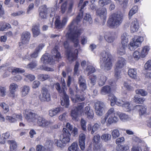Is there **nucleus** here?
Wrapping results in <instances>:
<instances>
[{
  "label": "nucleus",
  "mask_w": 151,
  "mask_h": 151,
  "mask_svg": "<svg viewBox=\"0 0 151 151\" xmlns=\"http://www.w3.org/2000/svg\"><path fill=\"white\" fill-rule=\"evenodd\" d=\"M88 3V1H87L84 2L81 7L80 12L76 19L73 20L67 28L68 32L66 34V36L74 42L75 47H77L78 44V37L81 32V30L79 27L81 26L80 22L83 15L82 10Z\"/></svg>",
  "instance_id": "1"
},
{
  "label": "nucleus",
  "mask_w": 151,
  "mask_h": 151,
  "mask_svg": "<svg viewBox=\"0 0 151 151\" xmlns=\"http://www.w3.org/2000/svg\"><path fill=\"white\" fill-rule=\"evenodd\" d=\"M112 57L109 52L103 51L101 53L100 64L101 68L106 70H109L112 66Z\"/></svg>",
  "instance_id": "2"
},
{
  "label": "nucleus",
  "mask_w": 151,
  "mask_h": 151,
  "mask_svg": "<svg viewBox=\"0 0 151 151\" xmlns=\"http://www.w3.org/2000/svg\"><path fill=\"white\" fill-rule=\"evenodd\" d=\"M61 82L62 84L61 88L59 83H56L55 84V87L60 93H62L63 98L61 99V105L67 108L69 105V97L66 93L65 90L66 89V84L64 79L62 78L61 79Z\"/></svg>",
  "instance_id": "3"
},
{
  "label": "nucleus",
  "mask_w": 151,
  "mask_h": 151,
  "mask_svg": "<svg viewBox=\"0 0 151 151\" xmlns=\"http://www.w3.org/2000/svg\"><path fill=\"white\" fill-rule=\"evenodd\" d=\"M123 15L122 13H113L107 22V25L110 28H116L119 26L122 21Z\"/></svg>",
  "instance_id": "4"
},
{
  "label": "nucleus",
  "mask_w": 151,
  "mask_h": 151,
  "mask_svg": "<svg viewBox=\"0 0 151 151\" xmlns=\"http://www.w3.org/2000/svg\"><path fill=\"white\" fill-rule=\"evenodd\" d=\"M52 59L50 58V55L48 53H45L41 58V60L43 63L48 64L54 61H58L60 58V54L57 50V47L55 46L51 51Z\"/></svg>",
  "instance_id": "5"
},
{
  "label": "nucleus",
  "mask_w": 151,
  "mask_h": 151,
  "mask_svg": "<svg viewBox=\"0 0 151 151\" xmlns=\"http://www.w3.org/2000/svg\"><path fill=\"white\" fill-rule=\"evenodd\" d=\"M115 104L118 106H122L126 111H129L131 109L132 105L129 102L125 100L124 99H117L115 96L112 95L111 99V105L113 106Z\"/></svg>",
  "instance_id": "6"
},
{
  "label": "nucleus",
  "mask_w": 151,
  "mask_h": 151,
  "mask_svg": "<svg viewBox=\"0 0 151 151\" xmlns=\"http://www.w3.org/2000/svg\"><path fill=\"white\" fill-rule=\"evenodd\" d=\"M105 115L108 117H109L106 121V124L107 126L113 123H116L119 120L118 118L115 115L114 109L111 108L109 109Z\"/></svg>",
  "instance_id": "7"
},
{
  "label": "nucleus",
  "mask_w": 151,
  "mask_h": 151,
  "mask_svg": "<svg viewBox=\"0 0 151 151\" xmlns=\"http://www.w3.org/2000/svg\"><path fill=\"white\" fill-rule=\"evenodd\" d=\"M84 106V103H78L77 106L72 110L71 116L73 117V119L77 120L78 115L81 114L83 112V109Z\"/></svg>",
  "instance_id": "8"
},
{
  "label": "nucleus",
  "mask_w": 151,
  "mask_h": 151,
  "mask_svg": "<svg viewBox=\"0 0 151 151\" xmlns=\"http://www.w3.org/2000/svg\"><path fill=\"white\" fill-rule=\"evenodd\" d=\"M41 95L39 96L40 100L42 102H49L51 100L50 93L48 89L45 87L42 88Z\"/></svg>",
  "instance_id": "9"
},
{
  "label": "nucleus",
  "mask_w": 151,
  "mask_h": 151,
  "mask_svg": "<svg viewBox=\"0 0 151 151\" xmlns=\"http://www.w3.org/2000/svg\"><path fill=\"white\" fill-rule=\"evenodd\" d=\"M24 116L26 119L29 122H35L38 115L31 111L26 110L23 113Z\"/></svg>",
  "instance_id": "10"
},
{
  "label": "nucleus",
  "mask_w": 151,
  "mask_h": 151,
  "mask_svg": "<svg viewBox=\"0 0 151 151\" xmlns=\"http://www.w3.org/2000/svg\"><path fill=\"white\" fill-rule=\"evenodd\" d=\"M105 105L103 102L98 101L96 102L94 106L96 113L99 116H101L104 113Z\"/></svg>",
  "instance_id": "11"
},
{
  "label": "nucleus",
  "mask_w": 151,
  "mask_h": 151,
  "mask_svg": "<svg viewBox=\"0 0 151 151\" xmlns=\"http://www.w3.org/2000/svg\"><path fill=\"white\" fill-rule=\"evenodd\" d=\"M63 133L60 137V140L63 143L66 144L70 141L71 134L68 130L65 128H63Z\"/></svg>",
  "instance_id": "12"
},
{
  "label": "nucleus",
  "mask_w": 151,
  "mask_h": 151,
  "mask_svg": "<svg viewBox=\"0 0 151 151\" xmlns=\"http://www.w3.org/2000/svg\"><path fill=\"white\" fill-rule=\"evenodd\" d=\"M76 94L74 97H71V100L73 102L83 101L85 99V95L84 94V93H83V91H81L80 92L81 94H80V93L78 92L79 90L78 87L76 86Z\"/></svg>",
  "instance_id": "13"
},
{
  "label": "nucleus",
  "mask_w": 151,
  "mask_h": 151,
  "mask_svg": "<svg viewBox=\"0 0 151 151\" xmlns=\"http://www.w3.org/2000/svg\"><path fill=\"white\" fill-rule=\"evenodd\" d=\"M36 120L37 125L42 127H45L49 124H52V122L50 121L47 120L45 118L39 116H38Z\"/></svg>",
  "instance_id": "14"
},
{
  "label": "nucleus",
  "mask_w": 151,
  "mask_h": 151,
  "mask_svg": "<svg viewBox=\"0 0 151 151\" xmlns=\"http://www.w3.org/2000/svg\"><path fill=\"white\" fill-rule=\"evenodd\" d=\"M107 10L105 7H103L98 9L96 11V14L102 19L105 20L106 18Z\"/></svg>",
  "instance_id": "15"
},
{
  "label": "nucleus",
  "mask_w": 151,
  "mask_h": 151,
  "mask_svg": "<svg viewBox=\"0 0 151 151\" xmlns=\"http://www.w3.org/2000/svg\"><path fill=\"white\" fill-rule=\"evenodd\" d=\"M126 63L125 59L122 57L119 58L115 64L114 68L121 69L125 65Z\"/></svg>",
  "instance_id": "16"
},
{
  "label": "nucleus",
  "mask_w": 151,
  "mask_h": 151,
  "mask_svg": "<svg viewBox=\"0 0 151 151\" xmlns=\"http://www.w3.org/2000/svg\"><path fill=\"white\" fill-rule=\"evenodd\" d=\"M18 85L15 83H12L9 86L10 96L13 98L15 97L16 89L18 88Z\"/></svg>",
  "instance_id": "17"
},
{
  "label": "nucleus",
  "mask_w": 151,
  "mask_h": 151,
  "mask_svg": "<svg viewBox=\"0 0 151 151\" xmlns=\"http://www.w3.org/2000/svg\"><path fill=\"white\" fill-rule=\"evenodd\" d=\"M47 9L46 5H43L39 8L40 17L42 19H45L46 17Z\"/></svg>",
  "instance_id": "18"
},
{
  "label": "nucleus",
  "mask_w": 151,
  "mask_h": 151,
  "mask_svg": "<svg viewBox=\"0 0 151 151\" xmlns=\"http://www.w3.org/2000/svg\"><path fill=\"white\" fill-rule=\"evenodd\" d=\"M100 137V136L99 134H97L94 136L93 139L95 147L97 150L100 149L102 147V145L99 143Z\"/></svg>",
  "instance_id": "19"
},
{
  "label": "nucleus",
  "mask_w": 151,
  "mask_h": 151,
  "mask_svg": "<svg viewBox=\"0 0 151 151\" xmlns=\"http://www.w3.org/2000/svg\"><path fill=\"white\" fill-rule=\"evenodd\" d=\"M30 37V34L29 32H23L21 35V43L23 44L27 43Z\"/></svg>",
  "instance_id": "20"
},
{
  "label": "nucleus",
  "mask_w": 151,
  "mask_h": 151,
  "mask_svg": "<svg viewBox=\"0 0 151 151\" xmlns=\"http://www.w3.org/2000/svg\"><path fill=\"white\" fill-rule=\"evenodd\" d=\"M116 38L115 34L113 32L106 33L104 36V38L107 42L109 43L112 42Z\"/></svg>",
  "instance_id": "21"
},
{
  "label": "nucleus",
  "mask_w": 151,
  "mask_h": 151,
  "mask_svg": "<svg viewBox=\"0 0 151 151\" xmlns=\"http://www.w3.org/2000/svg\"><path fill=\"white\" fill-rule=\"evenodd\" d=\"M84 112L87 117L89 119H92L94 117V113L93 110L90 109V106H87L84 109Z\"/></svg>",
  "instance_id": "22"
},
{
  "label": "nucleus",
  "mask_w": 151,
  "mask_h": 151,
  "mask_svg": "<svg viewBox=\"0 0 151 151\" xmlns=\"http://www.w3.org/2000/svg\"><path fill=\"white\" fill-rule=\"evenodd\" d=\"M139 28V24L137 19H134L132 21L130 26L131 32L134 33L137 32Z\"/></svg>",
  "instance_id": "23"
},
{
  "label": "nucleus",
  "mask_w": 151,
  "mask_h": 151,
  "mask_svg": "<svg viewBox=\"0 0 151 151\" xmlns=\"http://www.w3.org/2000/svg\"><path fill=\"white\" fill-rule=\"evenodd\" d=\"M135 110L137 111L140 115H143L146 113V107L142 105H137L134 108Z\"/></svg>",
  "instance_id": "24"
},
{
  "label": "nucleus",
  "mask_w": 151,
  "mask_h": 151,
  "mask_svg": "<svg viewBox=\"0 0 151 151\" xmlns=\"http://www.w3.org/2000/svg\"><path fill=\"white\" fill-rule=\"evenodd\" d=\"M127 45L121 44L117 48V53L120 55H123L126 53V49Z\"/></svg>",
  "instance_id": "25"
},
{
  "label": "nucleus",
  "mask_w": 151,
  "mask_h": 151,
  "mask_svg": "<svg viewBox=\"0 0 151 151\" xmlns=\"http://www.w3.org/2000/svg\"><path fill=\"white\" fill-rule=\"evenodd\" d=\"M129 35L127 33L124 32L122 34L121 37V44L127 45L129 41Z\"/></svg>",
  "instance_id": "26"
},
{
  "label": "nucleus",
  "mask_w": 151,
  "mask_h": 151,
  "mask_svg": "<svg viewBox=\"0 0 151 151\" xmlns=\"http://www.w3.org/2000/svg\"><path fill=\"white\" fill-rule=\"evenodd\" d=\"M107 80L106 77L104 75L100 74L98 76V82L99 85L102 86L104 85Z\"/></svg>",
  "instance_id": "27"
},
{
  "label": "nucleus",
  "mask_w": 151,
  "mask_h": 151,
  "mask_svg": "<svg viewBox=\"0 0 151 151\" xmlns=\"http://www.w3.org/2000/svg\"><path fill=\"white\" fill-rule=\"evenodd\" d=\"M140 45L139 43L137 42L136 40L134 38L132 39V41H131L129 43V48L130 50H133Z\"/></svg>",
  "instance_id": "28"
},
{
  "label": "nucleus",
  "mask_w": 151,
  "mask_h": 151,
  "mask_svg": "<svg viewBox=\"0 0 151 151\" xmlns=\"http://www.w3.org/2000/svg\"><path fill=\"white\" fill-rule=\"evenodd\" d=\"M32 31L34 37L38 36L40 33L39 25L34 24L32 26Z\"/></svg>",
  "instance_id": "29"
},
{
  "label": "nucleus",
  "mask_w": 151,
  "mask_h": 151,
  "mask_svg": "<svg viewBox=\"0 0 151 151\" xmlns=\"http://www.w3.org/2000/svg\"><path fill=\"white\" fill-rule=\"evenodd\" d=\"M30 88L29 86L25 85L23 86L21 89V94L22 97H24L29 93Z\"/></svg>",
  "instance_id": "30"
},
{
  "label": "nucleus",
  "mask_w": 151,
  "mask_h": 151,
  "mask_svg": "<svg viewBox=\"0 0 151 151\" xmlns=\"http://www.w3.org/2000/svg\"><path fill=\"white\" fill-rule=\"evenodd\" d=\"M62 109V108L59 107L53 109L49 111V114L50 116L53 117L61 112Z\"/></svg>",
  "instance_id": "31"
},
{
  "label": "nucleus",
  "mask_w": 151,
  "mask_h": 151,
  "mask_svg": "<svg viewBox=\"0 0 151 151\" xmlns=\"http://www.w3.org/2000/svg\"><path fill=\"white\" fill-rule=\"evenodd\" d=\"M55 26L56 28L58 29L63 28L64 26L62 24L60 21V17L59 16H56L55 17Z\"/></svg>",
  "instance_id": "32"
},
{
  "label": "nucleus",
  "mask_w": 151,
  "mask_h": 151,
  "mask_svg": "<svg viewBox=\"0 0 151 151\" xmlns=\"http://www.w3.org/2000/svg\"><path fill=\"white\" fill-rule=\"evenodd\" d=\"M95 71L96 70L94 67L91 65H88L84 72L86 73H87V75L88 76Z\"/></svg>",
  "instance_id": "33"
},
{
  "label": "nucleus",
  "mask_w": 151,
  "mask_h": 151,
  "mask_svg": "<svg viewBox=\"0 0 151 151\" xmlns=\"http://www.w3.org/2000/svg\"><path fill=\"white\" fill-rule=\"evenodd\" d=\"M128 75L132 78L136 79L137 78L136 69H130L128 71Z\"/></svg>",
  "instance_id": "34"
},
{
  "label": "nucleus",
  "mask_w": 151,
  "mask_h": 151,
  "mask_svg": "<svg viewBox=\"0 0 151 151\" xmlns=\"http://www.w3.org/2000/svg\"><path fill=\"white\" fill-rule=\"evenodd\" d=\"M111 88L109 86H105L102 87L101 90V93L102 95H105L106 94L110 93Z\"/></svg>",
  "instance_id": "35"
},
{
  "label": "nucleus",
  "mask_w": 151,
  "mask_h": 151,
  "mask_svg": "<svg viewBox=\"0 0 151 151\" xmlns=\"http://www.w3.org/2000/svg\"><path fill=\"white\" fill-rule=\"evenodd\" d=\"M119 116L120 120L123 122H126L131 119V118L130 116L124 113H120Z\"/></svg>",
  "instance_id": "36"
},
{
  "label": "nucleus",
  "mask_w": 151,
  "mask_h": 151,
  "mask_svg": "<svg viewBox=\"0 0 151 151\" xmlns=\"http://www.w3.org/2000/svg\"><path fill=\"white\" fill-rule=\"evenodd\" d=\"M149 50V47L147 46L142 47L141 53V57L144 58L147 55Z\"/></svg>",
  "instance_id": "37"
},
{
  "label": "nucleus",
  "mask_w": 151,
  "mask_h": 151,
  "mask_svg": "<svg viewBox=\"0 0 151 151\" xmlns=\"http://www.w3.org/2000/svg\"><path fill=\"white\" fill-rule=\"evenodd\" d=\"M78 149L77 143L75 142H73L68 148V151H78Z\"/></svg>",
  "instance_id": "38"
},
{
  "label": "nucleus",
  "mask_w": 151,
  "mask_h": 151,
  "mask_svg": "<svg viewBox=\"0 0 151 151\" xmlns=\"http://www.w3.org/2000/svg\"><path fill=\"white\" fill-rule=\"evenodd\" d=\"M8 70L9 71H11L12 73H23L24 72V70L20 68H9Z\"/></svg>",
  "instance_id": "39"
},
{
  "label": "nucleus",
  "mask_w": 151,
  "mask_h": 151,
  "mask_svg": "<svg viewBox=\"0 0 151 151\" xmlns=\"http://www.w3.org/2000/svg\"><path fill=\"white\" fill-rule=\"evenodd\" d=\"M67 56L68 59L70 62H72L75 60L76 58L75 55H73L71 51L67 52Z\"/></svg>",
  "instance_id": "40"
},
{
  "label": "nucleus",
  "mask_w": 151,
  "mask_h": 151,
  "mask_svg": "<svg viewBox=\"0 0 151 151\" xmlns=\"http://www.w3.org/2000/svg\"><path fill=\"white\" fill-rule=\"evenodd\" d=\"M84 22L86 21L89 24L92 23V20L91 15L88 13H86L83 18Z\"/></svg>",
  "instance_id": "41"
},
{
  "label": "nucleus",
  "mask_w": 151,
  "mask_h": 151,
  "mask_svg": "<svg viewBox=\"0 0 151 151\" xmlns=\"http://www.w3.org/2000/svg\"><path fill=\"white\" fill-rule=\"evenodd\" d=\"M8 143L10 145V149L11 151H13L17 147L16 143L14 140H9L8 141Z\"/></svg>",
  "instance_id": "42"
},
{
  "label": "nucleus",
  "mask_w": 151,
  "mask_h": 151,
  "mask_svg": "<svg viewBox=\"0 0 151 151\" xmlns=\"http://www.w3.org/2000/svg\"><path fill=\"white\" fill-rule=\"evenodd\" d=\"M101 138L102 140L107 142L111 139V135L108 133L104 134L101 136Z\"/></svg>",
  "instance_id": "43"
},
{
  "label": "nucleus",
  "mask_w": 151,
  "mask_h": 151,
  "mask_svg": "<svg viewBox=\"0 0 151 151\" xmlns=\"http://www.w3.org/2000/svg\"><path fill=\"white\" fill-rule=\"evenodd\" d=\"M0 106L3 108L4 113H6L9 111V105L4 102L0 103Z\"/></svg>",
  "instance_id": "44"
},
{
  "label": "nucleus",
  "mask_w": 151,
  "mask_h": 151,
  "mask_svg": "<svg viewBox=\"0 0 151 151\" xmlns=\"http://www.w3.org/2000/svg\"><path fill=\"white\" fill-rule=\"evenodd\" d=\"M111 0H99V4L100 6H104L111 3Z\"/></svg>",
  "instance_id": "45"
},
{
  "label": "nucleus",
  "mask_w": 151,
  "mask_h": 151,
  "mask_svg": "<svg viewBox=\"0 0 151 151\" xmlns=\"http://www.w3.org/2000/svg\"><path fill=\"white\" fill-rule=\"evenodd\" d=\"M111 134L113 139H115L118 137L120 135L119 131L117 129H114L111 132Z\"/></svg>",
  "instance_id": "46"
},
{
  "label": "nucleus",
  "mask_w": 151,
  "mask_h": 151,
  "mask_svg": "<svg viewBox=\"0 0 151 151\" xmlns=\"http://www.w3.org/2000/svg\"><path fill=\"white\" fill-rule=\"evenodd\" d=\"M138 10V6H135L133 7L130 11L129 15V17H131L133 15L136 13Z\"/></svg>",
  "instance_id": "47"
},
{
  "label": "nucleus",
  "mask_w": 151,
  "mask_h": 151,
  "mask_svg": "<svg viewBox=\"0 0 151 151\" xmlns=\"http://www.w3.org/2000/svg\"><path fill=\"white\" fill-rule=\"evenodd\" d=\"M133 99L134 101L137 103H142L145 100L144 98L136 96H134Z\"/></svg>",
  "instance_id": "48"
},
{
  "label": "nucleus",
  "mask_w": 151,
  "mask_h": 151,
  "mask_svg": "<svg viewBox=\"0 0 151 151\" xmlns=\"http://www.w3.org/2000/svg\"><path fill=\"white\" fill-rule=\"evenodd\" d=\"M50 76L46 74H40L38 76V79L41 81H44L50 78Z\"/></svg>",
  "instance_id": "49"
},
{
  "label": "nucleus",
  "mask_w": 151,
  "mask_h": 151,
  "mask_svg": "<svg viewBox=\"0 0 151 151\" xmlns=\"http://www.w3.org/2000/svg\"><path fill=\"white\" fill-rule=\"evenodd\" d=\"M137 94L140 95L142 96H145L147 95V92L142 89H137L135 91Z\"/></svg>",
  "instance_id": "50"
},
{
  "label": "nucleus",
  "mask_w": 151,
  "mask_h": 151,
  "mask_svg": "<svg viewBox=\"0 0 151 151\" xmlns=\"http://www.w3.org/2000/svg\"><path fill=\"white\" fill-rule=\"evenodd\" d=\"M133 57L135 60H138L141 57V54L139 51L136 50L133 53Z\"/></svg>",
  "instance_id": "51"
},
{
  "label": "nucleus",
  "mask_w": 151,
  "mask_h": 151,
  "mask_svg": "<svg viewBox=\"0 0 151 151\" xmlns=\"http://www.w3.org/2000/svg\"><path fill=\"white\" fill-rule=\"evenodd\" d=\"M121 69L114 68V76L116 78H119L120 77Z\"/></svg>",
  "instance_id": "52"
},
{
  "label": "nucleus",
  "mask_w": 151,
  "mask_h": 151,
  "mask_svg": "<svg viewBox=\"0 0 151 151\" xmlns=\"http://www.w3.org/2000/svg\"><path fill=\"white\" fill-rule=\"evenodd\" d=\"M67 4L66 2L63 3L61 6L60 12L63 14L65 13L66 11L67 10Z\"/></svg>",
  "instance_id": "53"
},
{
  "label": "nucleus",
  "mask_w": 151,
  "mask_h": 151,
  "mask_svg": "<svg viewBox=\"0 0 151 151\" xmlns=\"http://www.w3.org/2000/svg\"><path fill=\"white\" fill-rule=\"evenodd\" d=\"M97 76L96 75H93L89 77V79L91 81L90 83L93 85H94L96 83L97 79Z\"/></svg>",
  "instance_id": "54"
},
{
  "label": "nucleus",
  "mask_w": 151,
  "mask_h": 151,
  "mask_svg": "<svg viewBox=\"0 0 151 151\" xmlns=\"http://www.w3.org/2000/svg\"><path fill=\"white\" fill-rule=\"evenodd\" d=\"M6 93V87L0 86V96L4 97L5 96Z\"/></svg>",
  "instance_id": "55"
},
{
  "label": "nucleus",
  "mask_w": 151,
  "mask_h": 151,
  "mask_svg": "<svg viewBox=\"0 0 151 151\" xmlns=\"http://www.w3.org/2000/svg\"><path fill=\"white\" fill-rule=\"evenodd\" d=\"M79 63L78 62H76V64L75 65L74 72V74L75 75H78L79 74V72L78 70V67L79 65Z\"/></svg>",
  "instance_id": "56"
},
{
  "label": "nucleus",
  "mask_w": 151,
  "mask_h": 151,
  "mask_svg": "<svg viewBox=\"0 0 151 151\" xmlns=\"http://www.w3.org/2000/svg\"><path fill=\"white\" fill-rule=\"evenodd\" d=\"M39 52L37 50L35 49L34 52L32 53L30 55V57H28L27 58L29 60H30L31 58H36L38 56V54Z\"/></svg>",
  "instance_id": "57"
},
{
  "label": "nucleus",
  "mask_w": 151,
  "mask_h": 151,
  "mask_svg": "<svg viewBox=\"0 0 151 151\" xmlns=\"http://www.w3.org/2000/svg\"><path fill=\"white\" fill-rule=\"evenodd\" d=\"M124 87L129 91H133L134 90V88L129 85L127 82H124Z\"/></svg>",
  "instance_id": "58"
},
{
  "label": "nucleus",
  "mask_w": 151,
  "mask_h": 151,
  "mask_svg": "<svg viewBox=\"0 0 151 151\" xmlns=\"http://www.w3.org/2000/svg\"><path fill=\"white\" fill-rule=\"evenodd\" d=\"M37 65V63L35 61L32 62L28 64L26 68L32 69L34 68Z\"/></svg>",
  "instance_id": "59"
},
{
  "label": "nucleus",
  "mask_w": 151,
  "mask_h": 151,
  "mask_svg": "<svg viewBox=\"0 0 151 151\" xmlns=\"http://www.w3.org/2000/svg\"><path fill=\"white\" fill-rule=\"evenodd\" d=\"M5 118L6 120L11 123H14L16 122V119H15L13 115L12 116H7Z\"/></svg>",
  "instance_id": "60"
},
{
  "label": "nucleus",
  "mask_w": 151,
  "mask_h": 151,
  "mask_svg": "<svg viewBox=\"0 0 151 151\" xmlns=\"http://www.w3.org/2000/svg\"><path fill=\"white\" fill-rule=\"evenodd\" d=\"M100 126V125L97 124L95 123L93 126L92 127V129L91 132V134H93L95 131H97L99 129Z\"/></svg>",
  "instance_id": "61"
},
{
  "label": "nucleus",
  "mask_w": 151,
  "mask_h": 151,
  "mask_svg": "<svg viewBox=\"0 0 151 151\" xmlns=\"http://www.w3.org/2000/svg\"><path fill=\"white\" fill-rule=\"evenodd\" d=\"M73 2H70L68 5V10H67V14H70L72 12V9L73 6Z\"/></svg>",
  "instance_id": "62"
},
{
  "label": "nucleus",
  "mask_w": 151,
  "mask_h": 151,
  "mask_svg": "<svg viewBox=\"0 0 151 151\" xmlns=\"http://www.w3.org/2000/svg\"><path fill=\"white\" fill-rule=\"evenodd\" d=\"M67 113L65 112L62 114L60 115L59 116V119L62 121H65L67 117Z\"/></svg>",
  "instance_id": "63"
},
{
  "label": "nucleus",
  "mask_w": 151,
  "mask_h": 151,
  "mask_svg": "<svg viewBox=\"0 0 151 151\" xmlns=\"http://www.w3.org/2000/svg\"><path fill=\"white\" fill-rule=\"evenodd\" d=\"M145 67L146 69L151 70V60H148L145 65Z\"/></svg>",
  "instance_id": "64"
}]
</instances>
